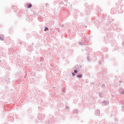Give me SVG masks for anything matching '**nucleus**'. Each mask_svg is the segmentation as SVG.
Returning <instances> with one entry per match:
<instances>
[{
    "instance_id": "5",
    "label": "nucleus",
    "mask_w": 124,
    "mask_h": 124,
    "mask_svg": "<svg viewBox=\"0 0 124 124\" xmlns=\"http://www.w3.org/2000/svg\"><path fill=\"white\" fill-rule=\"evenodd\" d=\"M77 72H78V71H77V70H75L74 71V73H77Z\"/></svg>"
},
{
    "instance_id": "1",
    "label": "nucleus",
    "mask_w": 124,
    "mask_h": 124,
    "mask_svg": "<svg viewBox=\"0 0 124 124\" xmlns=\"http://www.w3.org/2000/svg\"><path fill=\"white\" fill-rule=\"evenodd\" d=\"M32 6V5H31V3L27 4L28 8H31V7Z\"/></svg>"
},
{
    "instance_id": "7",
    "label": "nucleus",
    "mask_w": 124,
    "mask_h": 124,
    "mask_svg": "<svg viewBox=\"0 0 124 124\" xmlns=\"http://www.w3.org/2000/svg\"><path fill=\"white\" fill-rule=\"evenodd\" d=\"M121 93L124 94V92H123V93Z\"/></svg>"
},
{
    "instance_id": "2",
    "label": "nucleus",
    "mask_w": 124,
    "mask_h": 124,
    "mask_svg": "<svg viewBox=\"0 0 124 124\" xmlns=\"http://www.w3.org/2000/svg\"><path fill=\"white\" fill-rule=\"evenodd\" d=\"M48 30H49V29L48 28H47V27H46L45 28V31H48Z\"/></svg>"
},
{
    "instance_id": "4",
    "label": "nucleus",
    "mask_w": 124,
    "mask_h": 124,
    "mask_svg": "<svg viewBox=\"0 0 124 124\" xmlns=\"http://www.w3.org/2000/svg\"><path fill=\"white\" fill-rule=\"evenodd\" d=\"M0 39L1 40H3V37H0Z\"/></svg>"
},
{
    "instance_id": "3",
    "label": "nucleus",
    "mask_w": 124,
    "mask_h": 124,
    "mask_svg": "<svg viewBox=\"0 0 124 124\" xmlns=\"http://www.w3.org/2000/svg\"><path fill=\"white\" fill-rule=\"evenodd\" d=\"M78 77L81 78V77H82V76L81 75H78Z\"/></svg>"
},
{
    "instance_id": "6",
    "label": "nucleus",
    "mask_w": 124,
    "mask_h": 124,
    "mask_svg": "<svg viewBox=\"0 0 124 124\" xmlns=\"http://www.w3.org/2000/svg\"><path fill=\"white\" fill-rule=\"evenodd\" d=\"M72 75H73V76H75V74H74V73H73Z\"/></svg>"
}]
</instances>
